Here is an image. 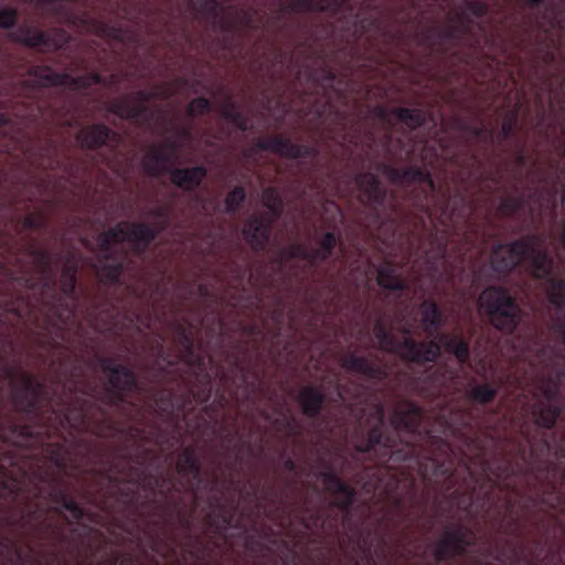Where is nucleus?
Masks as SVG:
<instances>
[{"label": "nucleus", "instance_id": "36", "mask_svg": "<svg viewBox=\"0 0 565 565\" xmlns=\"http://www.w3.org/2000/svg\"><path fill=\"white\" fill-rule=\"evenodd\" d=\"M340 533L343 534L342 536L338 537V542L340 545L342 543H344L345 537H348L349 541H352V542L356 541L358 543H360L361 541H363L365 543L366 540L369 539V537H362V534L364 532H340ZM365 533L369 536L372 532H365Z\"/></svg>", "mask_w": 565, "mask_h": 565}, {"label": "nucleus", "instance_id": "12", "mask_svg": "<svg viewBox=\"0 0 565 565\" xmlns=\"http://www.w3.org/2000/svg\"><path fill=\"white\" fill-rule=\"evenodd\" d=\"M109 137V129L103 125H95L82 129L77 135V141L85 148H97L105 143Z\"/></svg>", "mask_w": 565, "mask_h": 565}, {"label": "nucleus", "instance_id": "32", "mask_svg": "<svg viewBox=\"0 0 565 565\" xmlns=\"http://www.w3.org/2000/svg\"><path fill=\"white\" fill-rule=\"evenodd\" d=\"M209 109H210L209 100L205 98H202V97L193 99L189 104V107H188V111L191 115H201V114L209 111Z\"/></svg>", "mask_w": 565, "mask_h": 565}, {"label": "nucleus", "instance_id": "45", "mask_svg": "<svg viewBox=\"0 0 565 565\" xmlns=\"http://www.w3.org/2000/svg\"><path fill=\"white\" fill-rule=\"evenodd\" d=\"M518 161H519V163H520V164H522V163H523V161H524V157H523V154H520V156H519Z\"/></svg>", "mask_w": 565, "mask_h": 565}, {"label": "nucleus", "instance_id": "35", "mask_svg": "<svg viewBox=\"0 0 565 565\" xmlns=\"http://www.w3.org/2000/svg\"><path fill=\"white\" fill-rule=\"evenodd\" d=\"M15 11L4 9L0 11V28H11L15 22Z\"/></svg>", "mask_w": 565, "mask_h": 565}, {"label": "nucleus", "instance_id": "16", "mask_svg": "<svg viewBox=\"0 0 565 565\" xmlns=\"http://www.w3.org/2000/svg\"><path fill=\"white\" fill-rule=\"evenodd\" d=\"M322 395L312 387H305L299 394V403L305 414L315 416L319 413L322 405Z\"/></svg>", "mask_w": 565, "mask_h": 565}, {"label": "nucleus", "instance_id": "29", "mask_svg": "<svg viewBox=\"0 0 565 565\" xmlns=\"http://www.w3.org/2000/svg\"><path fill=\"white\" fill-rule=\"evenodd\" d=\"M479 305L486 308L490 315V322H493L494 316V289L487 288L479 297Z\"/></svg>", "mask_w": 565, "mask_h": 565}, {"label": "nucleus", "instance_id": "9", "mask_svg": "<svg viewBox=\"0 0 565 565\" xmlns=\"http://www.w3.org/2000/svg\"><path fill=\"white\" fill-rule=\"evenodd\" d=\"M323 484L326 489L334 495V504L337 507L344 510L351 505L354 493L352 489L338 477L330 473L324 475Z\"/></svg>", "mask_w": 565, "mask_h": 565}, {"label": "nucleus", "instance_id": "33", "mask_svg": "<svg viewBox=\"0 0 565 565\" xmlns=\"http://www.w3.org/2000/svg\"><path fill=\"white\" fill-rule=\"evenodd\" d=\"M494 396V390L488 386H477L472 390V397L480 402H488Z\"/></svg>", "mask_w": 565, "mask_h": 565}, {"label": "nucleus", "instance_id": "20", "mask_svg": "<svg viewBox=\"0 0 565 565\" xmlns=\"http://www.w3.org/2000/svg\"><path fill=\"white\" fill-rule=\"evenodd\" d=\"M422 320L426 326V330L437 329L441 324V315L433 301H424L422 303Z\"/></svg>", "mask_w": 565, "mask_h": 565}, {"label": "nucleus", "instance_id": "5", "mask_svg": "<svg viewBox=\"0 0 565 565\" xmlns=\"http://www.w3.org/2000/svg\"><path fill=\"white\" fill-rule=\"evenodd\" d=\"M154 238V231L143 224L121 223L116 227L100 234L98 244L106 249L115 243L128 242L148 244Z\"/></svg>", "mask_w": 565, "mask_h": 565}, {"label": "nucleus", "instance_id": "40", "mask_svg": "<svg viewBox=\"0 0 565 565\" xmlns=\"http://www.w3.org/2000/svg\"><path fill=\"white\" fill-rule=\"evenodd\" d=\"M519 205H520L519 202L511 200V201H507V202L502 203L501 207L510 209L511 211H514L519 207Z\"/></svg>", "mask_w": 565, "mask_h": 565}, {"label": "nucleus", "instance_id": "46", "mask_svg": "<svg viewBox=\"0 0 565 565\" xmlns=\"http://www.w3.org/2000/svg\"><path fill=\"white\" fill-rule=\"evenodd\" d=\"M73 288H74V279H73V277H71V289H73Z\"/></svg>", "mask_w": 565, "mask_h": 565}, {"label": "nucleus", "instance_id": "26", "mask_svg": "<svg viewBox=\"0 0 565 565\" xmlns=\"http://www.w3.org/2000/svg\"><path fill=\"white\" fill-rule=\"evenodd\" d=\"M47 34L40 31L21 32L19 40L29 46H41L46 44Z\"/></svg>", "mask_w": 565, "mask_h": 565}, {"label": "nucleus", "instance_id": "30", "mask_svg": "<svg viewBox=\"0 0 565 565\" xmlns=\"http://www.w3.org/2000/svg\"><path fill=\"white\" fill-rule=\"evenodd\" d=\"M245 199V192L242 188H235L232 192L228 193L225 204L228 211H234L236 207L241 205V203Z\"/></svg>", "mask_w": 565, "mask_h": 565}, {"label": "nucleus", "instance_id": "23", "mask_svg": "<svg viewBox=\"0 0 565 565\" xmlns=\"http://www.w3.org/2000/svg\"><path fill=\"white\" fill-rule=\"evenodd\" d=\"M396 116L399 120L411 125L412 127L420 126L425 121L423 113L416 109L398 108L396 110Z\"/></svg>", "mask_w": 565, "mask_h": 565}, {"label": "nucleus", "instance_id": "6", "mask_svg": "<svg viewBox=\"0 0 565 565\" xmlns=\"http://www.w3.org/2000/svg\"><path fill=\"white\" fill-rule=\"evenodd\" d=\"M30 75L34 77L35 82L40 86H67L75 85L78 87L88 86L93 83L99 82L98 75H90L85 77H78L77 79L71 78L66 74L55 73L53 70L46 66H35L31 70Z\"/></svg>", "mask_w": 565, "mask_h": 565}, {"label": "nucleus", "instance_id": "39", "mask_svg": "<svg viewBox=\"0 0 565 565\" xmlns=\"http://www.w3.org/2000/svg\"><path fill=\"white\" fill-rule=\"evenodd\" d=\"M557 393V388L556 386H547L545 390H544V395L547 399H552Z\"/></svg>", "mask_w": 565, "mask_h": 565}, {"label": "nucleus", "instance_id": "22", "mask_svg": "<svg viewBox=\"0 0 565 565\" xmlns=\"http://www.w3.org/2000/svg\"><path fill=\"white\" fill-rule=\"evenodd\" d=\"M548 301L556 308H562L565 305V281L564 280H550V288L547 290Z\"/></svg>", "mask_w": 565, "mask_h": 565}, {"label": "nucleus", "instance_id": "38", "mask_svg": "<svg viewBox=\"0 0 565 565\" xmlns=\"http://www.w3.org/2000/svg\"><path fill=\"white\" fill-rule=\"evenodd\" d=\"M404 179H408V178H412V179H418V180H423L426 178V175L424 174L423 171H420L419 169H408L404 172V175H403Z\"/></svg>", "mask_w": 565, "mask_h": 565}, {"label": "nucleus", "instance_id": "8", "mask_svg": "<svg viewBox=\"0 0 565 565\" xmlns=\"http://www.w3.org/2000/svg\"><path fill=\"white\" fill-rule=\"evenodd\" d=\"M422 419V412L418 406L412 403L401 404L392 416V424L396 428H404L409 431L416 430Z\"/></svg>", "mask_w": 565, "mask_h": 565}, {"label": "nucleus", "instance_id": "27", "mask_svg": "<svg viewBox=\"0 0 565 565\" xmlns=\"http://www.w3.org/2000/svg\"><path fill=\"white\" fill-rule=\"evenodd\" d=\"M331 0H294V7L303 11L327 10Z\"/></svg>", "mask_w": 565, "mask_h": 565}, {"label": "nucleus", "instance_id": "48", "mask_svg": "<svg viewBox=\"0 0 565 565\" xmlns=\"http://www.w3.org/2000/svg\"><path fill=\"white\" fill-rule=\"evenodd\" d=\"M511 533H512V534H521L522 532H515V531H512Z\"/></svg>", "mask_w": 565, "mask_h": 565}, {"label": "nucleus", "instance_id": "11", "mask_svg": "<svg viewBox=\"0 0 565 565\" xmlns=\"http://www.w3.org/2000/svg\"><path fill=\"white\" fill-rule=\"evenodd\" d=\"M244 235L253 247H263L268 239V225L258 217L250 218L245 227Z\"/></svg>", "mask_w": 565, "mask_h": 565}, {"label": "nucleus", "instance_id": "2", "mask_svg": "<svg viewBox=\"0 0 565 565\" xmlns=\"http://www.w3.org/2000/svg\"><path fill=\"white\" fill-rule=\"evenodd\" d=\"M497 532V565H565V545L514 535L503 545Z\"/></svg>", "mask_w": 565, "mask_h": 565}, {"label": "nucleus", "instance_id": "18", "mask_svg": "<svg viewBox=\"0 0 565 565\" xmlns=\"http://www.w3.org/2000/svg\"><path fill=\"white\" fill-rule=\"evenodd\" d=\"M376 280L381 287L386 289L399 290L404 288V284L399 280L395 269L387 265L379 268Z\"/></svg>", "mask_w": 565, "mask_h": 565}, {"label": "nucleus", "instance_id": "24", "mask_svg": "<svg viewBox=\"0 0 565 565\" xmlns=\"http://www.w3.org/2000/svg\"><path fill=\"white\" fill-rule=\"evenodd\" d=\"M262 201L274 215H278L281 210V200L279 193L275 189L268 188L264 190L262 194Z\"/></svg>", "mask_w": 565, "mask_h": 565}, {"label": "nucleus", "instance_id": "41", "mask_svg": "<svg viewBox=\"0 0 565 565\" xmlns=\"http://www.w3.org/2000/svg\"><path fill=\"white\" fill-rule=\"evenodd\" d=\"M379 437H380V434L376 430H373L370 434V443L371 444L379 443Z\"/></svg>", "mask_w": 565, "mask_h": 565}, {"label": "nucleus", "instance_id": "42", "mask_svg": "<svg viewBox=\"0 0 565 565\" xmlns=\"http://www.w3.org/2000/svg\"><path fill=\"white\" fill-rule=\"evenodd\" d=\"M265 534H273L274 536H278V534H292L294 532H275V531H271V532H264ZM269 541H271V539H268ZM277 541V537H274L273 539V542H276Z\"/></svg>", "mask_w": 565, "mask_h": 565}, {"label": "nucleus", "instance_id": "19", "mask_svg": "<svg viewBox=\"0 0 565 565\" xmlns=\"http://www.w3.org/2000/svg\"><path fill=\"white\" fill-rule=\"evenodd\" d=\"M109 382L119 390H130L135 385L134 374L124 366H117L111 370Z\"/></svg>", "mask_w": 565, "mask_h": 565}, {"label": "nucleus", "instance_id": "7", "mask_svg": "<svg viewBox=\"0 0 565 565\" xmlns=\"http://www.w3.org/2000/svg\"><path fill=\"white\" fill-rule=\"evenodd\" d=\"M520 323V308L497 287V330L512 332Z\"/></svg>", "mask_w": 565, "mask_h": 565}, {"label": "nucleus", "instance_id": "31", "mask_svg": "<svg viewBox=\"0 0 565 565\" xmlns=\"http://www.w3.org/2000/svg\"><path fill=\"white\" fill-rule=\"evenodd\" d=\"M358 184L363 188L364 185L367 188V192L370 195H373L379 189V182L374 174L365 173L360 175L358 179Z\"/></svg>", "mask_w": 565, "mask_h": 565}, {"label": "nucleus", "instance_id": "3", "mask_svg": "<svg viewBox=\"0 0 565 565\" xmlns=\"http://www.w3.org/2000/svg\"><path fill=\"white\" fill-rule=\"evenodd\" d=\"M375 334L383 350L397 353L407 361L433 362L440 353V347L435 341L417 343L412 338L405 337L403 342H398L381 326H376Z\"/></svg>", "mask_w": 565, "mask_h": 565}, {"label": "nucleus", "instance_id": "47", "mask_svg": "<svg viewBox=\"0 0 565 565\" xmlns=\"http://www.w3.org/2000/svg\"><path fill=\"white\" fill-rule=\"evenodd\" d=\"M497 252L501 248V244L495 245Z\"/></svg>", "mask_w": 565, "mask_h": 565}, {"label": "nucleus", "instance_id": "10", "mask_svg": "<svg viewBox=\"0 0 565 565\" xmlns=\"http://www.w3.org/2000/svg\"><path fill=\"white\" fill-rule=\"evenodd\" d=\"M542 244L543 239L540 235H527L511 242L508 247L510 254L516 257L518 262H521L530 258Z\"/></svg>", "mask_w": 565, "mask_h": 565}, {"label": "nucleus", "instance_id": "14", "mask_svg": "<svg viewBox=\"0 0 565 565\" xmlns=\"http://www.w3.org/2000/svg\"><path fill=\"white\" fill-rule=\"evenodd\" d=\"M259 146L264 150H268L288 158H298L301 154L300 148L285 138L266 139L263 140Z\"/></svg>", "mask_w": 565, "mask_h": 565}, {"label": "nucleus", "instance_id": "15", "mask_svg": "<svg viewBox=\"0 0 565 565\" xmlns=\"http://www.w3.org/2000/svg\"><path fill=\"white\" fill-rule=\"evenodd\" d=\"M559 415L561 409L552 405L537 404L533 408L535 424L547 429L554 427Z\"/></svg>", "mask_w": 565, "mask_h": 565}, {"label": "nucleus", "instance_id": "21", "mask_svg": "<svg viewBox=\"0 0 565 565\" xmlns=\"http://www.w3.org/2000/svg\"><path fill=\"white\" fill-rule=\"evenodd\" d=\"M440 343L448 351H451L460 362H465L467 360L468 344L465 341H462L456 337L444 335L440 339Z\"/></svg>", "mask_w": 565, "mask_h": 565}, {"label": "nucleus", "instance_id": "37", "mask_svg": "<svg viewBox=\"0 0 565 565\" xmlns=\"http://www.w3.org/2000/svg\"><path fill=\"white\" fill-rule=\"evenodd\" d=\"M65 510L70 511L75 518H79L82 514L81 509L73 500H66L64 502Z\"/></svg>", "mask_w": 565, "mask_h": 565}, {"label": "nucleus", "instance_id": "34", "mask_svg": "<svg viewBox=\"0 0 565 565\" xmlns=\"http://www.w3.org/2000/svg\"><path fill=\"white\" fill-rule=\"evenodd\" d=\"M322 258H326L335 245V236L332 233H327L321 239Z\"/></svg>", "mask_w": 565, "mask_h": 565}, {"label": "nucleus", "instance_id": "25", "mask_svg": "<svg viewBox=\"0 0 565 565\" xmlns=\"http://www.w3.org/2000/svg\"><path fill=\"white\" fill-rule=\"evenodd\" d=\"M167 160L157 154H148L143 160V168L150 174H159L167 169Z\"/></svg>", "mask_w": 565, "mask_h": 565}, {"label": "nucleus", "instance_id": "13", "mask_svg": "<svg viewBox=\"0 0 565 565\" xmlns=\"http://www.w3.org/2000/svg\"><path fill=\"white\" fill-rule=\"evenodd\" d=\"M205 173L202 167L177 169L171 173V181L178 186L193 188L201 183Z\"/></svg>", "mask_w": 565, "mask_h": 565}, {"label": "nucleus", "instance_id": "4", "mask_svg": "<svg viewBox=\"0 0 565 565\" xmlns=\"http://www.w3.org/2000/svg\"><path fill=\"white\" fill-rule=\"evenodd\" d=\"M282 550L279 553V559L282 565H338V553L327 544L319 543L316 551L305 554L300 548V540L296 536L287 535L281 539Z\"/></svg>", "mask_w": 565, "mask_h": 565}, {"label": "nucleus", "instance_id": "17", "mask_svg": "<svg viewBox=\"0 0 565 565\" xmlns=\"http://www.w3.org/2000/svg\"><path fill=\"white\" fill-rule=\"evenodd\" d=\"M531 258L532 275L535 278H545L551 275L553 259L546 252H534Z\"/></svg>", "mask_w": 565, "mask_h": 565}, {"label": "nucleus", "instance_id": "1", "mask_svg": "<svg viewBox=\"0 0 565 565\" xmlns=\"http://www.w3.org/2000/svg\"><path fill=\"white\" fill-rule=\"evenodd\" d=\"M443 533L437 543L427 545L424 551L423 559L427 565H493L494 556L477 542V532Z\"/></svg>", "mask_w": 565, "mask_h": 565}, {"label": "nucleus", "instance_id": "28", "mask_svg": "<svg viewBox=\"0 0 565 565\" xmlns=\"http://www.w3.org/2000/svg\"><path fill=\"white\" fill-rule=\"evenodd\" d=\"M344 367L361 374L370 375L372 373V367L369 362L359 356H351L344 361Z\"/></svg>", "mask_w": 565, "mask_h": 565}, {"label": "nucleus", "instance_id": "44", "mask_svg": "<svg viewBox=\"0 0 565 565\" xmlns=\"http://www.w3.org/2000/svg\"><path fill=\"white\" fill-rule=\"evenodd\" d=\"M121 116H126V117H135L136 116V113L134 110L131 111H127V113H121Z\"/></svg>", "mask_w": 565, "mask_h": 565}, {"label": "nucleus", "instance_id": "43", "mask_svg": "<svg viewBox=\"0 0 565 565\" xmlns=\"http://www.w3.org/2000/svg\"><path fill=\"white\" fill-rule=\"evenodd\" d=\"M524 2L530 7H536L543 2V0H524Z\"/></svg>", "mask_w": 565, "mask_h": 565}]
</instances>
